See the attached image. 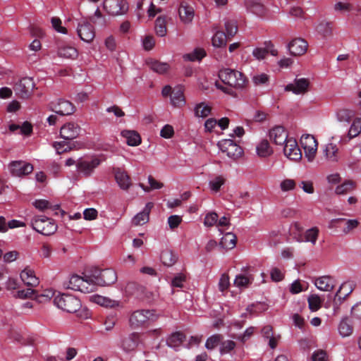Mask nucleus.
<instances>
[{"label":"nucleus","instance_id":"obj_1","mask_svg":"<svg viewBox=\"0 0 361 361\" xmlns=\"http://www.w3.org/2000/svg\"><path fill=\"white\" fill-rule=\"evenodd\" d=\"M219 77L224 85L216 82V88L234 97L237 96L235 90H243L247 83L246 77L241 72L233 69L221 70Z\"/></svg>","mask_w":361,"mask_h":361},{"label":"nucleus","instance_id":"obj_2","mask_svg":"<svg viewBox=\"0 0 361 361\" xmlns=\"http://www.w3.org/2000/svg\"><path fill=\"white\" fill-rule=\"evenodd\" d=\"M63 288L88 293L95 291V286L92 283V277H81L78 275L71 276L68 280L63 281Z\"/></svg>","mask_w":361,"mask_h":361},{"label":"nucleus","instance_id":"obj_3","mask_svg":"<svg viewBox=\"0 0 361 361\" xmlns=\"http://www.w3.org/2000/svg\"><path fill=\"white\" fill-rule=\"evenodd\" d=\"M31 227L37 233L44 235L54 234L57 230L54 221L45 216H35L30 222Z\"/></svg>","mask_w":361,"mask_h":361},{"label":"nucleus","instance_id":"obj_4","mask_svg":"<svg viewBox=\"0 0 361 361\" xmlns=\"http://www.w3.org/2000/svg\"><path fill=\"white\" fill-rule=\"evenodd\" d=\"M54 302L58 308L69 313L76 312L81 307L80 300L78 298L68 294L56 296Z\"/></svg>","mask_w":361,"mask_h":361},{"label":"nucleus","instance_id":"obj_5","mask_svg":"<svg viewBox=\"0 0 361 361\" xmlns=\"http://www.w3.org/2000/svg\"><path fill=\"white\" fill-rule=\"evenodd\" d=\"M100 164L101 160L98 157H87L78 159L76 168L80 173L89 176Z\"/></svg>","mask_w":361,"mask_h":361},{"label":"nucleus","instance_id":"obj_6","mask_svg":"<svg viewBox=\"0 0 361 361\" xmlns=\"http://www.w3.org/2000/svg\"><path fill=\"white\" fill-rule=\"evenodd\" d=\"M218 147L223 153L233 159L240 157L243 152L242 147L233 139L220 140L218 142Z\"/></svg>","mask_w":361,"mask_h":361},{"label":"nucleus","instance_id":"obj_7","mask_svg":"<svg viewBox=\"0 0 361 361\" xmlns=\"http://www.w3.org/2000/svg\"><path fill=\"white\" fill-rule=\"evenodd\" d=\"M35 85L32 78L25 77L15 85L13 90L19 97L27 99L32 94Z\"/></svg>","mask_w":361,"mask_h":361},{"label":"nucleus","instance_id":"obj_8","mask_svg":"<svg viewBox=\"0 0 361 361\" xmlns=\"http://www.w3.org/2000/svg\"><path fill=\"white\" fill-rule=\"evenodd\" d=\"M300 143L304 149L305 156L309 161H312L317 150V142L315 137L309 134L302 135Z\"/></svg>","mask_w":361,"mask_h":361},{"label":"nucleus","instance_id":"obj_9","mask_svg":"<svg viewBox=\"0 0 361 361\" xmlns=\"http://www.w3.org/2000/svg\"><path fill=\"white\" fill-rule=\"evenodd\" d=\"M92 283L97 288L99 286H110L117 281V274L116 271L111 269H105L99 272L98 276H93Z\"/></svg>","mask_w":361,"mask_h":361},{"label":"nucleus","instance_id":"obj_10","mask_svg":"<svg viewBox=\"0 0 361 361\" xmlns=\"http://www.w3.org/2000/svg\"><path fill=\"white\" fill-rule=\"evenodd\" d=\"M77 33L81 40L87 43L91 42L95 37L94 27L87 19H82L78 23Z\"/></svg>","mask_w":361,"mask_h":361},{"label":"nucleus","instance_id":"obj_11","mask_svg":"<svg viewBox=\"0 0 361 361\" xmlns=\"http://www.w3.org/2000/svg\"><path fill=\"white\" fill-rule=\"evenodd\" d=\"M11 174L15 177H23L31 173L33 166L24 161H13L8 164Z\"/></svg>","mask_w":361,"mask_h":361},{"label":"nucleus","instance_id":"obj_12","mask_svg":"<svg viewBox=\"0 0 361 361\" xmlns=\"http://www.w3.org/2000/svg\"><path fill=\"white\" fill-rule=\"evenodd\" d=\"M104 9L112 16H119L126 13L128 9L125 0H104Z\"/></svg>","mask_w":361,"mask_h":361},{"label":"nucleus","instance_id":"obj_13","mask_svg":"<svg viewBox=\"0 0 361 361\" xmlns=\"http://www.w3.org/2000/svg\"><path fill=\"white\" fill-rule=\"evenodd\" d=\"M51 109L56 114L61 116L73 114L75 111L74 104L68 100L59 99L51 103Z\"/></svg>","mask_w":361,"mask_h":361},{"label":"nucleus","instance_id":"obj_14","mask_svg":"<svg viewBox=\"0 0 361 361\" xmlns=\"http://www.w3.org/2000/svg\"><path fill=\"white\" fill-rule=\"evenodd\" d=\"M154 316V312L148 310H140L133 312L130 317V324L136 328L144 324Z\"/></svg>","mask_w":361,"mask_h":361},{"label":"nucleus","instance_id":"obj_15","mask_svg":"<svg viewBox=\"0 0 361 361\" xmlns=\"http://www.w3.org/2000/svg\"><path fill=\"white\" fill-rule=\"evenodd\" d=\"M283 152L286 157L293 161H299L302 158L301 150L293 138H289L285 143Z\"/></svg>","mask_w":361,"mask_h":361},{"label":"nucleus","instance_id":"obj_16","mask_svg":"<svg viewBox=\"0 0 361 361\" xmlns=\"http://www.w3.org/2000/svg\"><path fill=\"white\" fill-rule=\"evenodd\" d=\"M308 47L307 42L302 38H295L287 45L289 53L292 56H301L306 53Z\"/></svg>","mask_w":361,"mask_h":361},{"label":"nucleus","instance_id":"obj_17","mask_svg":"<svg viewBox=\"0 0 361 361\" xmlns=\"http://www.w3.org/2000/svg\"><path fill=\"white\" fill-rule=\"evenodd\" d=\"M80 130L81 128L78 124L68 123L61 128L60 135L66 140H71L80 135Z\"/></svg>","mask_w":361,"mask_h":361},{"label":"nucleus","instance_id":"obj_18","mask_svg":"<svg viewBox=\"0 0 361 361\" xmlns=\"http://www.w3.org/2000/svg\"><path fill=\"white\" fill-rule=\"evenodd\" d=\"M310 82L306 78H295L294 82L286 85L285 90L295 94H305L308 91Z\"/></svg>","mask_w":361,"mask_h":361},{"label":"nucleus","instance_id":"obj_19","mask_svg":"<svg viewBox=\"0 0 361 361\" xmlns=\"http://www.w3.org/2000/svg\"><path fill=\"white\" fill-rule=\"evenodd\" d=\"M178 15L180 20L183 23L190 24L194 18L195 11L191 5L183 1L180 4L178 8Z\"/></svg>","mask_w":361,"mask_h":361},{"label":"nucleus","instance_id":"obj_20","mask_svg":"<svg viewBox=\"0 0 361 361\" xmlns=\"http://www.w3.org/2000/svg\"><path fill=\"white\" fill-rule=\"evenodd\" d=\"M269 138L277 145H283L289 140L287 132L282 126H276L270 130Z\"/></svg>","mask_w":361,"mask_h":361},{"label":"nucleus","instance_id":"obj_21","mask_svg":"<svg viewBox=\"0 0 361 361\" xmlns=\"http://www.w3.org/2000/svg\"><path fill=\"white\" fill-rule=\"evenodd\" d=\"M114 177L118 187L123 190H128L132 185L130 177L123 170L116 169L114 171Z\"/></svg>","mask_w":361,"mask_h":361},{"label":"nucleus","instance_id":"obj_22","mask_svg":"<svg viewBox=\"0 0 361 361\" xmlns=\"http://www.w3.org/2000/svg\"><path fill=\"white\" fill-rule=\"evenodd\" d=\"M184 90L180 85H178L173 90L171 95V103L174 107L181 108L185 104Z\"/></svg>","mask_w":361,"mask_h":361},{"label":"nucleus","instance_id":"obj_23","mask_svg":"<svg viewBox=\"0 0 361 361\" xmlns=\"http://www.w3.org/2000/svg\"><path fill=\"white\" fill-rule=\"evenodd\" d=\"M20 279L27 286L35 287L39 281L35 276V271L29 267L25 268L20 273Z\"/></svg>","mask_w":361,"mask_h":361},{"label":"nucleus","instance_id":"obj_24","mask_svg":"<svg viewBox=\"0 0 361 361\" xmlns=\"http://www.w3.org/2000/svg\"><path fill=\"white\" fill-rule=\"evenodd\" d=\"M154 204L152 202H147L143 209L137 213L133 219V223L136 226L143 225L149 221V216Z\"/></svg>","mask_w":361,"mask_h":361},{"label":"nucleus","instance_id":"obj_25","mask_svg":"<svg viewBox=\"0 0 361 361\" xmlns=\"http://www.w3.org/2000/svg\"><path fill=\"white\" fill-rule=\"evenodd\" d=\"M247 11L262 17L266 14V8L259 0H246L245 2Z\"/></svg>","mask_w":361,"mask_h":361},{"label":"nucleus","instance_id":"obj_26","mask_svg":"<svg viewBox=\"0 0 361 361\" xmlns=\"http://www.w3.org/2000/svg\"><path fill=\"white\" fill-rule=\"evenodd\" d=\"M140 336L137 333H132L122 341V348L126 352L133 350L138 345Z\"/></svg>","mask_w":361,"mask_h":361},{"label":"nucleus","instance_id":"obj_27","mask_svg":"<svg viewBox=\"0 0 361 361\" xmlns=\"http://www.w3.org/2000/svg\"><path fill=\"white\" fill-rule=\"evenodd\" d=\"M314 285L320 290L331 291L335 286L334 279L328 276H323L315 280Z\"/></svg>","mask_w":361,"mask_h":361},{"label":"nucleus","instance_id":"obj_28","mask_svg":"<svg viewBox=\"0 0 361 361\" xmlns=\"http://www.w3.org/2000/svg\"><path fill=\"white\" fill-rule=\"evenodd\" d=\"M254 281L252 274L250 272L240 274L234 279V285L239 288H247Z\"/></svg>","mask_w":361,"mask_h":361},{"label":"nucleus","instance_id":"obj_29","mask_svg":"<svg viewBox=\"0 0 361 361\" xmlns=\"http://www.w3.org/2000/svg\"><path fill=\"white\" fill-rule=\"evenodd\" d=\"M326 159L331 162H337L339 159L338 148L336 144L329 143L323 149Z\"/></svg>","mask_w":361,"mask_h":361},{"label":"nucleus","instance_id":"obj_30","mask_svg":"<svg viewBox=\"0 0 361 361\" xmlns=\"http://www.w3.org/2000/svg\"><path fill=\"white\" fill-rule=\"evenodd\" d=\"M355 115L353 109L341 108L336 111V117L338 122L349 123Z\"/></svg>","mask_w":361,"mask_h":361},{"label":"nucleus","instance_id":"obj_31","mask_svg":"<svg viewBox=\"0 0 361 361\" xmlns=\"http://www.w3.org/2000/svg\"><path fill=\"white\" fill-rule=\"evenodd\" d=\"M121 135L126 139V143L129 146H137L141 143V137L135 130H123Z\"/></svg>","mask_w":361,"mask_h":361},{"label":"nucleus","instance_id":"obj_32","mask_svg":"<svg viewBox=\"0 0 361 361\" xmlns=\"http://www.w3.org/2000/svg\"><path fill=\"white\" fill-rule=\"evenodd\" d=\"M338 330L342 337H348L353 334V328L348 317L342 318L338 324Z\"/></svg>","mask_w":361,"mask_h":361},{"label":"nucleus","instance_id":"obj_33","mask_svg":"<svg viewBox=\"0 0 361 361\" xmlns=\"http://www.w3.org/2000/svg\"><path fill=\"white\" fill-rule=\"evenodd\" d=\"M58 56L61 58L75 59L78 57V50L71 46L63 45L59 47Z\"/></svg>","mask_w":361,"mask_h":361},{"label":"nucleus","instance_id":"obj_34","mask_svg":"<svg viewBox=\"0 0 361 361\" xmlns=\"http://www.w3.org/2000/svg\"><path fill=\"white\" fill-rule=\"evenodd\" d=\"M185 335L180 331L172 334L166 340V344L169 347L178 350V348L185 339Z\"/></svg>","mask_w":361,"mask_h":361},{"label":"nucleus","instance_id":"obj_35","mask_svg":"<svg viewBox=\"0 0 361 361\" xmlns=\"http://www.w3.org/2000/svg\"><path fill=\"white\" fill-rule=\"evenodd\" d=\"M319 228L317 227H312L307 229L303 236L298 238V241L299 242H310L313 245L316 244L317 240L319 235Z\"/></svg>","mask_w":361,"mask_h":361},{"label":"nucleus","instance_id":"obj_36","mask_svg":"<svg viewBox=\"0 0 361 361\" xmlns=\"http://www.w3.org/2000/svg\"><path fill=\"white\" fill-rule=\"evenodd\" d=\"M147 64L151 70L159 74L165 73L170 67L167 63L160 62L153 59L148 60Z\"/></svg>","mask_w":361,"mask_h":361},{"label":"nucleus","instance_id":"obj_37","mask_svg":"<svg viewBox=\"0 0 361 361\" xmlns=\"http://www.w3.org/2000/svg\"><path fill=\"white\" fill-rule=\"evenodd\" d=\"M220 245L225 249H233L236 245V236L231 232H227L221 238Z\"/></svg>","mask_w":361,"mask_h":361},{"label":"nucleus","instance_id":"obj_38","mask_svg":"<svg viewBox=\"0 0 361 361\" xmlns=\"http://www.w3.org/2000/svg\"><path fill=\"white\" fill-rule=\"evenodd\" d=\"M160 259L165 266L171 267L176 262L178 257L171 250H165L161 252Z\"/></svg>","mask_w":361,"mask_h":361},{"label":"nucleus","instance_id":"obj_39","mask_svg":"<svg viewBox=\"0 0 361 361\" xmlns=\"http://www.w3.org/2000/svg\"><path fill=\"white\" fill-rule=\"evenodd\" d=\"M353 290V283L351 281L344 282L341 284L339 290L336 293V298L338 300L345 299Z\"/></svg>","mask_w":361,"mask_h":361},{"label":"nucleus","instance_id":"obj_40","mask_svg":"<svg viewBox=\"0 0 361 361\" xmlns=\"http://www.w3.org/2000/svg\"><path fill=\"white\" fill-rule=\"evenodd\" d=\"M355 186V182L351 180H347L336 188L335 192L337 195H345L354 190Z\"/></svg>","mask_w":361,"mask_h":361},{"label":"nucleus","instance_id":"obj_41","mask_svg":"<svg viewBox=\"0 0 361 361\" xmlns=\"http://www.w3.org/2000/svg\"><path fill=\"white\" fill-rule=\"evenodd\" d=\"M257 154L261 157H266L272 154L271 147L267 140H262L256 147Z\"/></svg>","mask_w":361,"mask_h":361},{"label":"nucleus","instance_id":"obj_42","mask_svg":"<svg viewBox=\"0 0 361 361\" xmlns=\"http://www.w3.org/2000/svg\"><path fill=\"white\" fill-rule=\"evenodd\" d=\"M324 299H322L317 294H311L307 298L308 306L312 312L319 310L323 303Z\"/></svg>","mask_w":361,"mask_h":361},{"label":"nucleus","instance_id":"obj_43","mask_svg":"<svg viewBox=\"0 0 361 361\" xmlns=\"http://www.w3.org/2000/svg\"><path fill=\"white\" fill-rule=\"evenodd\" d=\"M155 32L159 37H164L167 32L166 20L165 16H159L155 22Z\"/></svg>","mask_w":361,"mask_h":361},{"label":"nucleus","instance_id":"obj_44","mask_svg":"<svg viewBox=\"0 0 361 361\" xmlns=\"http://www.w3.org/2000/svg\"><path fill=\"white\" fill-rule=\"evenodd\" d=\"M195 115L199 118H205L211 113V107L204 102L197 104L195 107Z\"/></svg>","mask_w":361,"mask_h":361},{"label":"nucleus","instance_id":"obj_45","mask_svg":"<svg viewBox=\"0 0 361 361\" xmlns=\"http://www.w3.org/2000/svg\"><path fill=\"white\" fill-rule=\"evenodd\" d=\"M361 133V118H356L353 120L350 126L348 137L349 139L354 138Z\"/></svg>","mask_w":361,"mask_h":361},{"label":"nucleus","instance_id":"obj_46","mask_svg":"<svg viewBox=\"0 0 361 361\" xmlns=\"http://www.w3.org/2000/svg\"><path fill=\"white\" fill-rule=\"evenodd\" d=\"M224 25L228 37H233L238 31L237 21L234 19L227 18L224 20Z\"/></svg>","mask_w":361,"mask_h":361},{"label":"nucleus","instance_id":"obj_47","mask_svg":"<svg viewBox=\"0 0 361 361\" xmlns=\"http://www.w3.org/2000/svg\"><path fill=\"white\" fill-rule=\"evenodd\" d=\"M228 36L222 31H216L212 37V44L215 47H221L226 44Z\"/></svg>","mask_w":361,"mask_h":361},{"label":"nucleus","instance_id":"obj_48","mask_svg":"<svg viewBox=\"0 0 361 361\" xmlns=\"http://www.w3.org/2000/svg\"><path fill=\"white\" fill-rule=\"evenodd\" d=\"M206 55V53L203 49H195L192 52L185 54L183 56V58L186 61H200L201 60L204 56Z\"/></svg>","mask_w":361,"mask_h":361},{"label":"nucleus","instance_id":"obj_49","mask_svg":"<svg viewBox=\"0 0 361 361\" xmlns=\"http://www.w3.org/2000/svg\"><path fill=\"white\" fill-rule=\"evenodd\" d=\"M225 179L221 176H218L212 178L209 182V189L214 192H217L219 191L221 187L224 184Z\"/></svg>","mask_w":361,"mask_h":361},{"label":"nucleus","instance_id":"obj_50","mask_svg":"<svg viewBox=\"0 0 361 361\" xmlns=\"http://www.w3.org/2000/svg\"><path fill=\"white\" fill-rule=\"evenodd\" d=\"M252 81L256 86L266 85L269 83V76L264 73H257L252 77Z\"/></svg>","mask_w":361,"mask_h":361},{"label":"nucleus","instance_id":"obj_51","mask_svg":"<svg viewBox=\"0 0 361 361\" xmlns=\"http://www.w3.org/2000/svg\"><path fill=\"white\" fill-rule=\"evenodd\" d=\"M223 337L220 334H214L209 336L205 343V348L207 350H213L222 341Z\"/></svg>","mask_w":361,"mask_h":361},{"label":"nucleus","instance_id":"obj_52","mask_svg":"<svg viewBox=\"0 0 361 361\" xmlns=\"http://www.w3.org/2000/svg\"><path fill=\"white\" fill-rule=\"evenodd\" d=\"M235 347V343L233 341L228 340L221 342L220 346V353L221 355L226 354L233 350Z\"/></svg>","mask_w":361,"mask_h":361},{"label":"nucleus","instance_id":"obj_53","mask_svg":"<svg viewBox=\"0 0 361 361\" xmlns=\"http://www.w3.org/2000/svg\"><path fill=\"white\" fill-rule=\"evenodd\" d=\"M218 215L216 212H209L206 214L204 219V225L207 227H211L216 225Z\"/></svg>","mask_w":361,"mask_h":361},{"label":"nucleus","instance_id":"obj_54","mask_svg":"<svg viewBox=\"0 0 361 361\" xmlns=\"http://www.w3.org/2000/svg\"><path fill=\"white\" fill-rule=\"evenodd\" d=\"M317 30L324 37H326L331 33V27L330 23L327 22H322L317 26Z\"/></svg>","mask_w":361,"mask_h":361},{"label":"nucleus","instance_id":"obj_55","mask_svg":"<svg viewBox=\"0 0 361 361\" xmlns=\"http://www.w3.org/2000/svg\"><path fill=\"white\" fill-rule=\"evenodd\" d=\"M230 286L229 276L226 274H223L219 281V289L221 292L226 290Z\"/></svg>","mask_w":361,"mask_h":361},{"label":"nucleus","instance_id":"obj_56","mask_svg":"<svg viewBox=\"0 0 361 361\" xmlns=\"http://www.w3.org/2000/svg\"><path fill=\"white\" fill-rule=\"evenodd\" d=\"M295 185H296V184H295V182L294 180L285 179L281 183L280 188L283 192H287V191L294 190L295 188Z\"/></svg>","mask_w":361,"mask_h":361},{"label":"nucleus","instance_id":"obj_57","mask_svg":"<svg viewBox=\"0 0 361 361\" xmlns=\"http://www.w3.org/2000/svg\"><path fill=\"white\" fill-rule=\"evenodd\" d=\"M91 21L94 24H98L101 26H104L106 23L104 16L102 14L99 8H97L94 16L91 18Z\"/></svg>","mask_w":361,"mask_h":361},{"label":"nucleus","instance_id":"obj_58","mask_svg":"<svg viewBox=\"0 0 361 361\" xmlns=\"http://www.w3.org/2000/svg\"><path fill=\"white\" fill-rule=\"evenodd\" d=\"M53 147L56 149V152L59 154L67 152L71 149L68 143L65 141L54 142Z\"/></svg>","mask_w":361,"mask_h":361},{"label":"nucleus","instance_id":"obj_59","mask_svg":"<svg viewBox=\"0 0 361 361\" xmlns=\"http://www.w3.org/2000/svg\"><path fill=\"white\" fill-rule=\"evenodd\" d=\"M174 134V130L173 128L171 125H165L160 131V135L161 137L169 139L171 138Z\"/></svg>","mask_w":361,"mask_h":361},{"label":"nucleus","instance_id":"obj_60","mask_svg":"<svg viewBox=\"0 0 361 361\" xmlns=\"http://www.w3.org/2000/svg\"><path fill=\"white\" fill-rule=\"evenodd\" d=\"M185 276L183 274H178L171 281V286L176 288H182L183 283L185 281Z\"/></svg>","mask_w":361,"mask_h":361},{"label":"nucleus","instance_id":"obj_61","mask_svg":"<svg viewBox=\"0 0 361 361\" xmlns=\"http://www.w3.org/2000/svg\"><path fill=\"white\" fill-rule=\"evenodd\" d=\"M53 27L58 32L62 34H66L67 30L66 28L62 27L61 20L59 18L54 17L51 20Z\"/></svg>","mask_w":361,"mask_h":361},{"label":"nucleus","instance_id":"obj_62","mask_svg":"<svg viewBox=\"0 0 361 361\" xmlns=\"http://www.w3.org/2000/svg\"><path fill=\"white\" fill-rule=\"evenodd\" d=\"M54 295L52 290H45L43 293L35 295L36 299L39 302H43L49 300Z\"/></svg>","mask_w":361,"mask_h":361},{"label":"nucleus","instance_id":"obj_63","mask_svg":"<svg viewBox=\"0 0 361 361\" xmlns=\"http://www.w3.org/2000/svg\"><path fill=\"white\" fill-rule=\"evenodd\" d=\"M312 361H327V354L326 351L318 350L313 353L312 355Z\"/></svg>","mask_w":361,"mask_h":361},{"label":"nucleus","instance_id":"obj_64","mask_svg":"<svg viewBox=\"0 0 361 361\" xmlns=\"http://www.w3.org/2000/svg\"><path fill=\"white\" fill-rule=\"evenodd\" d=\"M268 54V51L265 48L257 47L253 49L252 55L258 60L264 59Z\"/></svg>","mask_w":361,"mask_h":361}]
</instances>
